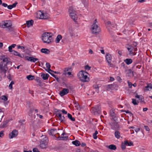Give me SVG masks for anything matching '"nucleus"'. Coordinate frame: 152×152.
I'll return each instance as SVG.
<instances>
[{
  "instance_id": "7c9ffc66",
  "label": "nucleus",
  "mask_w": 152,
  "mask_h": 152,
  "mask_svg": "<svg viewBox=\"0 0 152 152\" xmlns=\"http://www.w3.org/2000/svg\"><path fill=\"white\" fill-rule=\"evenodd\" d=\"M124 143L126 146H131L133 145V143L132 142H129L126 140L124 141Z\"/></svg>"
},
{
  "instance_id": "a211bd4d",
  "label": "nucleus",
  "mask_w": 152,
  "mask_h": 152,
  "mask_svg": "<svg viewBox=\"0 0 152 152\" xmlns=\"http://www.w3.org/2000/svg\"><path fill=\"white\" fill-rule=\"evenodd\" d=\"M68 32L71 37H73L75 35L74 30L72 27L69 28Z\"/></svg>"
},
{
  "instance_id": "e433bc0d",
  "label": "nucleus",
  "mask_w": 152,
  "mask_h": 152,
  "mask_svg": "<svg viewBox=\"0 0 152 152\" xmlns=\"http://www.w3.org/2000/svg\"><path fill=\"white\" fill-rule=\"evenodd\" d=\"M121 66L123 68L124 70L127 68H128L127 66L125 64L124 62H123L121 64Z\"/></svg>"
},
{
  "instance_id": "680f3d73",
  "label": "nucleus",
  "mask_w": 152,
  "mask_h": 152,
  "mask_svg": "<svg viewBox=\"0 0 152 152\" xmlns=\"http://www.w3.org/2000/svg\"><path fill=\"white\" fill-rule=\"evenodd\" d=\"M140 129L139 128H137L135 129V131L136 132H137L140 131Z\"/></svg>"
},
{
  "instance_id": "7ed1b4c3",
  "label": "nucleus",
  "mask_w": 152,
  "mask_h": 152,
  "mask_svg": "<svg viewBox=\"0 0 152 152\" xmlns=\"http://www.w3.org/2000/svg\"><path fill=\"white\" fill-rule=\"evenodd\" d=\"M50 34L49 32H45L43 34L42 39L44 43L49 44L52 42V37Z\"/></svg>"
},
{
  "instance_id": "a18cd8bd",
  "label": "nucleus",
  "mask_w": 152,
  "mask_h": 152,
  "mask_svg": "<svg viewBox=\"0 0 152 152\" xmlns=\"http://www.w3.org/2000/svg\"><path fill=\"white\" fill-rule=\"evenodd\" d=\"M91 68V67L88 65H86L85 67V69L87 70H89Z\"/></svg>"
},
{
  "instance_id": "49530a36",
  "label": "nucleus",
  "mask_w": 152,
  "mask_h": 152,
  "mask_svg": "<svg viewBox=\"0 0 152 152\" xmlns=\"http://www.w3.org/2000/svg\"><path fill=\"white\" fill-rule=\"evenodd\" d=\"M126 145H125V144H124V143L122 144L121 148L123 150H124L125 149Z\"/></svg>"
},
{
  "instance_id": "aec40b11",
  "label": "nucleus",
  "mask_w": 152,
  "mask_h": 152,
  "mask_svg": "<svg viewBox=\"0 0 152 152\" xmlns=\"http://www.w3.org/2000/svg\"><path fill=\"white\" fill-rule=\"evenodd\" d=\"M124 70L126 74L129 77L130 76V75L132 73L131 70L130 69L127 68Z\"/></svg>"
},
{
  "instance_id": "412c9836",
  "label": "nucleus",
  "mask_w": 152,
  "mask_h": 152,
  "mask_svg": "<svg viewBox=\"0 0 152 152\" xmlns=\"http://www.w3.org/2000/svg\"><path fill=\"white\" fill-rule=\"evenodd\" d=\"M46 66L48 69V70L45 69L46 71H47L49 74L50 73V71L53 72V71L51 70L50 69V65L49 63H46Z\"/></svg>"
},
{
  "instance_id": "052dcab7",
  "label": "nucleus",
  "mask_w": 152,
  "mask_h": 152,
  "mask_svg": "<svg viewBox=\"0 0 152 152\" xmlns=\"http://www.w3.org/2000/svg\"><path fill=\"white\" fill-rule=\"evenodd\" d=\"M2 5L3 6H4V7H7L8 6L7 4L5 3H3V4H2Z\"/></svg>"
},
{
  "instance_id": "a19ab883",
  "label": "nucleus",
  "mask_w": 152,
  "mask_h": 152,
  "mask_svg": "<svg viewBox=\"0 0 152 152\" xmlns=\"http://www.w3.org/2000/svg\"><path fill=\"white\" fill-rule=\"evenodd\" d=\"M1 99L2 100H3L5 101H7L8 99L7 97L4 95L2 96H1Z\"/></svg>"
},
{
  "instance_id": "864d4df0",
  "label": "nucleus",
  "mask_w": 152,
  "mask_h": 152,
  "mask_svg": "<svg viewBox=\"0 0 152 152\" xmlns=\"http://www.w3.org/2000/svg\"><path fill=\"white\" fill-rule=\"evenodd\" d=\"M144 127L145 128L146 131H148L150 130V129L148 126H145Z\"/></svg>"
},
{
  "instance_id": "f3484780",
  "label": "nucleus",
  "mask_w": 152,
  "mask_h": 152,
  "mask_svg": "<svg viewBox=\"0 0 152 152\" xmlns=\"http://www.w3.org/2000/svg\"><path fill=\"white\" fill-rule=\"evenodd\" d=\"M65 134L66 133L65 132H63L62 133L61 136H63L64 135H65ZM58 138V140H67L68 138V137L66 136H61L60 137V136H59Z\"/></svg>"
},
{
  "instance_id": "9b49d317",
  "label": "nucleus",
  "mask_w": 152,
  "mask_h": 152,
  "mask_svg": "<svg viewBox=\"0 0 152 152\" xmlns=\"http://www.w3.org/2000/svg\"><path fill=\"white\" fill-rule=\"evenodd\" d=\"M18 134V132L16 130H13L11 133L9 134V137L10 139H12L16 137Z\"/></svg>"
},
{
  "instance_id": "09e8293b",
  "label": "nucleus",
  "mask_w": 152,
  "mask_h": 152,
  "mask_svg": "<svg viewBox=\"0 0 152 152\" xmlns=\"http://www.w3.org/2000/svg\"><path fill=\"white\" fill-rule=\"evenodd\" d=\"M33 110H32L31 109H30V110H29V112L28 113V115H29V116L32 117V112Z\"/></svg>"
},
{
  "instance_id": "cd10ccee",
  "label": "nucleus",
  "mask_w": 152,
  "mask_h": 152,
  "mask_svg": "<svg viewBox=\"0 0 152 152\" xmlns=\"http://www.w3.org/2000/svg\"><path fill=\"white\" fill-rule=\"evenodd\" d=\"M152 89V84L150 83L145 87V90L146 91H150Z\"/></svg>"
},
{
  "instance_id": "a878e982",
  "label": "nucleus",
  "mask_w": 152,
  "mask_h": 152,
  "mask_svg": "<svg viewBox=\"0 0 152 152\" xmlns=\"http://www.w3.org/2000/svg\"><path fill=\"white\" fill-rule=\"evenodd\" d=\"M17 4V2H15L14 3L12 4H11L9 5H8L7 7V8L9 10H11L13 8L15 7Z\"/></svg>"
},
{
  "instance_id": "20e7f679",
  "label": "nucleus",
  "mask_w": 152,
  "mask_h": 152,
  "mask_svg": "<svg viewBox=\"0 0 152 152\" xmlns=\"http://www.w3.org/2000/svg\"><path fill=\"white\" fill-rule=\"evenodd\" d=\"M92 33L93 34H98L100 31V28L98 26L97 20H95L91 28Z\"/></svg>"
},
{
  "instance_id": "b1692460",
  "label": "nucleus",
  "mask_w": 152,
  "mask_h": 152,
  "mask_svg": "<svg viewBox=\"0 0 152 152\" xmlns=\"http://www.w3.org/2000/svg\"><path fill=\"white\" fill-rule=\"evenodd\" d=\"M41 51L42 53L47 54H49L50 52L49 50L46 48H42L41 49Z\"/></svg>"
},
{
  "instance_id": "f257e3e1",
  "label": "nucleus",
  "mask_w": 152,
  "mask_h": 152,
  "mask_svg": "<svg viewBox=\"0 0 152 152\" xmlns=\"http://www.w3.org/2000/svg\"><path fill=\"white\" fill-rule=\"evenodd\" d=\"M12 23L11 20H6L3 21L0 23V27L3 28H6V30L9 32L13 31V29L12 27Z\"/></svg>"
},
{
  "instance_id": "bb28decb",
  "label": "nucleus",
  "mask_w": 152,
  "mask_h": 152,
  "mask_svg": "<svg viewBox=\"0 0 152 152\" xmlns=\"http://www.w3.org/2000/svg\"><path fill=\"white\" fill-rule=\"evenodd\" d=\"M62 36L61 35L59 34L58 35L57 37H56V39H55V42L56 43H58L60 40L62 39Z\"/></svg>"
},
{
  "instance_id": "37998d69",
  "label": "nucleus",
  "mask_w": 152,
  "mask_h": 152,
  "mask_svg": "<svg viewBox=\"0 0 152 152\" xmlns=\"http://www.w3.org/2000/svg\"><path fill=\"white\" fill-rule=\"evenodd\" d=\"M50 74L52 75V76L53 77H55L56 79L57 80V81L58 82L59 81V78H58V77H57V76L56 75H54V74H53V73H50Z\"/></svg>"
},
{
  "instance_id": "ddd939ff",
  "label": "nucleus",
  "mask_w": 152,
  "mask_h": 152,
  "mask_svg": "<svg viewBox=\"0 0 152 152\" xmlns=\"http://www.w3.org/2000/svg\"><path fill=\"white\" fill-rule=\"evenodd\" d=\"M25 58L27 60L34 63L35 62L39 60V59L37 58H35L33 57L28 56H27L25 57Z\"/></svg>"
},
{
  "instance_id": "79ce46f5",
  "label": "nucleus",
  "mask_w": 152,
  "mask_h": 152,
  "mask_svg": "<svg viewBox=\"0 0 152 152\" xmlns=\"http://www.w3.org/2000/svg\"><path fill=\"white\" fill-rule=\"evenodd\" d=\"M35 80L37 81V83H41V81L40 80V79L39 77H37L35 79Z\"/></svg>"
},
{
  "instance_id": "1a4fd4ad",
  "label": "nucleus",
  "mask_w": 152,
  "mask_h": 152,
  "mask_svg": "<svg viewBox=\"0 0 152 152\" xmlns=\"http://www.w3.org/2000/svg\"><path fill=\"white\" fill-rule=\"evenodd\" d=\"M101 107L99 105H96L93 107L91 110V112L94 114H100V113Z\"/></svg>"
},
{
  "instance_id": "338daca9",
  "label": "nucleus",
  "mask_w": 152,
  "mask_h": 152,
  "mask_svg": "<svg viewBox=\"0 0 152 152\" xmlns=\"http://www.w3.org/2000/svg\"><path fill=\"white\" fill-rule=\"evenodd\" d=\"M9 87L10 89H12V85L10 84L9 86Z\"/></svg>"
},
{
  "instance_id": "72a5a7b5",
  "label": "nucleus",
  "mask_w": 152,
  "mask_h": 152,
  "mask_svg": "<svg viewBox=\"0 0 152 152\" xmlns=\"http://www.w3.org/2000/svg\"><path fill=\"white\" fill-rule=\"evenodd\" d=\"M109 149L112 150H115L116 149V146L114 145H111L109 146Z\"/></svg>"
},
{
  "instance_id": "5fc2aeb1",
  "label": "nucleus",
  "mask_w": 152,
  "mask_h": 152,
  "mask_svg": "<svg viewBox=\"0 0 152 152\" xmlns=\"http://www.w3.org/2000/svg\"><path fill=\"white\" fill-rule=\"evenodd\" d=\"M37 115L39 117V118H40L41 119H42L43 118V116L41 115H40L39 114H37Z\"/></svg>"
},
{
  "instance_id": "f8f14e48",
  "label": "nucleus",
  "mask_w": 152,
  "mask_h": 152,
  "mask_svg": "<svg viewBox=\"0 0 152 152\" xmlns=\"http://www.w3.org/2000/svg\"><path fill=\"white\" fill-rule=\"evenodd\" d=\"M110 125L111 126V129L113 130H116L119 127L118 123L115 122L110 123Z\"/></svg>"
},
{
  "instance_id": "6e6d98bb",
  "label": "nucleus",
  "mask_w": 152,
  "mask_h": 152,
  "mask_svg": "<svg viewBox=\"0 0 152 152\" xmlns=\"http://www.w3.org/2000/svg\"><path fill=\"white\" fill-rule=\"evenodd\" d=\"M129 52V54L130 55H134L135 54L131 50H130Z\"/></svg>"
},
{
  "instance_id": "603ef678",
  "label": "nucleus",
  "mask_w": 152,
  "mask_h": 152,
  "mask_svg": "<svg viewBox=\"0 0 152 152\" xmlns=\"http://www.w3.org/2000/svg\"><path fill=\"white\" fill-rule=\"evenodd\" d=\"M128 84L129 87V88H131L132 86V84L131 83L128 82Z\"/></svg>"
},
{
  "instance_id": "0e129e2a",
  "label": "nucleus",
  "mask_w": 152,
  "mask_h": 152,
  "mask_svg": "<svg viewBox=\"0 0 152 152\" xmlns=\"http://www.w3.org/2000/svg\"><path fill=\"white\" fill-rule=\"evenodd\" d=\"M80 145L82 147H84L86 146V144L85 143H82L81 144H80Z\"/></svg>"
},
{
  "instance_id": "58836bf2",
  "label": "nucleus",
  "mask_w": 152,
  "mask_h": 152,
  "mask_svg": "<svg viewBox=\"0 0 152 152\" xmlns=\"http://www.w3.org/2000/svg\"><path fill=\"white\" fill-rule=\"evenodd\" d=\"M98 134V132L97 131H96L93 134V138L94 139H97V136L96 135Z\"/></svg>"
},
{
  "instance_id": "f704fd0d",
  "label": "nucleus",
  "mask_w": 152,
  "mask_h": 152,
  "mask_svg": "<svg viewBox=\"0 0 152 152\" xmlns=\"http://www.w3.org/2000/svg\"><path fill=\"white\" fill-rule=\"evenodd\" d=\"M67 116L68 118L72 121H75V118L74 117H72V115L71 114L68 113L67 114Z\"/></svg>"
},
{
  "instance_id": "4468645a",
  "label": "nucleus",
  "mask_w": 152,
  "mask_h": 152,
  "mask_svg": "<svg viewBox=\"0 0 152 152\" xmlns=\"http://www.w3.org/2000/svg\"><path fill=\"white\" fill-rule=\"evenodd\" d=\"M69 92V90L68 89L64 88L62 91L60 92L59 94L61 96H62L67 94Z\"/></svg>"
},
{
  "instance_id": "5701e85b",
  "label": "nucleus",
  "mask_w": 152,
  "mask_h": 152,
  "mask_svg": "<svg viewBox=\"0 0 152 152\" xmlns=\"http://www.w3.org/2000/svg\"><path fill=\"white\" fill-rule=\"evenodd\" d=\"M114 134L115 137L117 139H119L121 137V133L120 132L118 131H115Z\"/></svg>"
},
{
  "instance_id": "c756f323",
  "label": "nucleus",
  "mask_w": 152,
  "mask_h": 152,
  "mask_svg": "<svg viewBox=\"0 0 152 152\" xmlns=\"http://www.w3.org/2000/svg\"><path fill=\"white\" fill-rule=\"evenodd\" d=\"M72 143L77 146H79L80 145V141L78 140H76L72 142Z\"/></svg>"
},
{
  "instance_id": "2eb2a0df",
  "label": "nucleus",
  "mask_w": 152,
  "mask_h": 152,
  "mask_svg": "<svg viewBox=\"0 0 152 152\" xmlns=\"http://www.w3.org/2000/svg\"><path fill=\"white\" fill-rule=\"evenodd\" d=\"M56 116L59 117V119L61 122L64 123L66 121L65 118L64 116H62L60 113H56Z\"/></svg>"
},
{
  "instance_id": "4c0bfd02",
  "label": "nucleus",
  "mask_w": 152,
  "mask_h": 152,
  "mask_svg": "<svg viewBox=\"0 0 152 152\" xmlns=\"http://www.w3.org/2000/svg\"><path fill=\"white\" fill-rule=\"evenodd\" d=\"M106 24L107 26L109 27H110L111 26H113L114 25L113 23L112 24L111 22L110 21H108L106 22ZM112 26L113 27V26Z\"/></svg>"
},
{
  "instance_id": "473e14b6",
  "label": "nucleus",
  "mask_w": 152,
  "mask_h": 152,
  "mask_svg": "<svg viewBox=\"0 0 152 152\" xmlns=\"http://www.w3.org/2000/svg\"><path fill=\"white\" fill-rule=\"evenodd\" d=\"M70 68H66L65 69V72L64 74L65 75H71V73L70 72H68L69 69H70Z\"/></svg>"
},
{
  "instance_id": "ea45409f",
  "label": "nucleus",
  "mask_w": 152,
  "mask_h": 152,
  "mask_svg": "<svg viewBox=\"0 0 152 152\" xmlns=\"http://www.w3.org/2000/svg\"><path fill=\"white\" fill-rule=\"evenodd\" d=\"M93 87L94 88L96 89V91L97 92V93H98L99 91L98 86L97 85H94Z\"/></svg>"
},
{
  "instance_id": "39448f33",
  "label": "nucleus",
  "mask_w": 152,
  "mask_h": 152,
  "mask_svg": "<svg viewBox=\"0 0 152 152\" xmlns=\"http://www.w3.org/2000/svg\"><path fill=\"white\" fill-rule=\"evenodd\" d=\"M36 17L37 19H48L50 18L48 14L41 10L37 12Z\"/></svg>"
},
{
  "instance_id": "8fccbe9b",
  "label": "nucleus",
  "mask_w": 152,
  "mask_h": 152,
  "mask_svg": "<svg viewBox=\"0 0 152 152\" xmlns=\"http://www.w3.org/2000/svg\"><path fill=\"white\" fill-rule=\"evenodd\" d=\"M7 77L9 80H10V81L12 79L11 78V74H9V75H8L7 76Z\"/></svg>"
},
{
  "instance_id": "dca6fc26",
  "label": "nucleus",
  "mask_w": 152,
  "mask_h": 152,
  "mask_svg": "<svg viewBox=\"0 0 152 152\" xmlns=\"http://www.w3.org/2000/svg\"><path fill=\"white\" fill-rule=\"evenodd\" d=\"M49 134L52 136H55L56 134H58L59 135V133L57 132V130L55 129L50 130V131Z\"/></svg>"
},
{
  "instance_id": "4be33fe9",
  "label": "nucleus",
  "mask_w": 152,
  "mask_h": 152,
  "mask_svg": "<svg viewBox=\"0 0 152 152\" xmlns=\"http://www.w3.org/2000/svg\"><path fill=\"white\" fill-rule=\"evenodd\" d=\"M49 75L47 73L45 74L44 73H41V77L44 80H46L48 79Z\"/></svg>"
},
{
  "instance_id": "0eeeda50",
  "label": "nucleus",
  "mask_w": 152,
  "mask_h": 152,
  "mask_svg": "<svg viewBox=\"0 0 152 152\" xmlns=\"http://www.w3.org/2000/svg\"><path fill=\"white\" fill-rule=\"evenodd\" d=\"M69 12L72 19H75V18H77L76 14V11L73 9L72 7H69Z\"/></svg>"
},
{
  "instance_id": "c03bdc74",
  "label": "nucleus",
  "mask_w": 152,
  "mask_h": 152,
  "mask_svg": "<svg viewBox=\"0 0 152 152\" xmlns=\"http://www.w3.org/2000/svg\"><path fill=\"white\" fill-rule=\"evenodd\" d=\"M132 103L134 105H137L138 104V102H137L136 100L134 99H132Z\"/></svg>"
},
{
  "instance_id": "e2e57ef3",
  "label": "nucleus",
  "mask_w": 152,
  "mask_h": 152,
  "mask_svg": "<svg viewBox=\"0 0 152 152\" xmlns=\"http://www.w3.org/2000/svg\"><path fill=\"white\" fill-rule=\"evenodd\" d=\"M61 112L63 113L64 114H66L67 113V111L64 110H62Z\"/></svg>"
},
{
  "instance_id": "423d86ee",
  "label": "nucleus",
  "mask_w": 152,
  "mask_h": 152,
  "mask_svg": "<svg viewBox=\"0 0 152 152\" xmlns=\"http://www.w3.org/2000/svg\"><path fill=\"white\" fill-rule=\"evenodd\" d=\"M8 68L5 64H3L2 63H0V74H4V77L6 76V73Z\"/></svg>"
},
{
  "instance_id": "69168bd1",
  "label": "nucleus",
  "mask_w": 152,
  "mask_h": 152,
  "mask_svg": "<svg viewBox=\"0 0 152 152\" xmlns=\"http://www.w3.org/2000/svg\"><path fill=\"white\" fill-rule=\"evenodd\" d=\"M10 46L12 48H14L16 46V45L15 44H13L10 45Z\"/></svg>"
},
{
  "instance_id": "4d7b16f0",
  "label": "nucleus",
  "mask_w": 152,
  "mask_h": 152,
  "mask_svg": "<svg viewBox=\"0 0 152 152\" xmlns=\"http://www.w3.org/2000/svg\"><path fill=\"white\" fill-rule=\"evenodd\" d=\"M18 49H25V48L23 46H18Z\"/></svg>"
},
{
  "instance_id": "2f4dec72",
  "label": "nucleus",
  "mask_w": 152,
  "mask_h": 152,
  "mask_svg": "<svg viewBox=\"0 0 152 152\" xmlns=\"http://www.w3.org/2000/svg\"><path fill=\"white\" fill-rule=\"evenodd\" d=\"M26 78L29 80H31L34 79L35 77L34 75H29L27 76Z\"/></svg>"
},
{
  "instance_id": "3c124183",
  "label": "nucleus",
  "mask_w": 152,
  "mask_h": 152,
  "mask_svg": "<svg viewBox=\"0 0 152 152\" xmlns=\"http://www.w3.org/2000/svg\"><path fill=\"white\" fill-rule=\"evenodd\" d=\"M4 135L3 131H1L0 132V137H2Z\"/></svg>"
},
{
  "instance_id": "13d9d810",
  "label": "nucleus",
  "mask_w": 152,
  "mask_h": 152,
  "mask_svg": "<svg viewBox=\"0 0 152 152\" xmlns=\"http://www.w3.org/2000/svg\"><path fill=\"white\" fill-rule=\"evenodd\" d=\"M38 151V149L37 148H34L33 149V152H37Z\"/></svg>"
},
{
  "instance_id": "c85d7f7f",
  "label": "nucleus",
  "mask_w": 152,
  "mask_h": 152,
  "mask_svg": "<svg viewBox=\"0 0 152 152\" xmlns=\"http://www.w3.org/2000/svg\"><path fill=\"white\" fill-rule=\"evenodd\" d=\"M9 62L7 58H5L2 59V61L0 63H2L3 64H5L7 66V64L9 63Z\"/></svg>"
},
{
  "instance_id": "f03ea898",
  "label": "nucleus",
  "mask_w": 152,
  "mask_h": 152,
  "mask_svg": "<svg viewBox=\"0 0 152 152\" xmlns=\"http://www.w3.org/2000/svg\"><path fill=\"white\" fill-rule=\"evenodd\" d=\"M88 75L87 72L81 70L79 72L77 75L81 81L86 82H89L90 80L89 78L88 77Z\"/></svg>"
},
{
  "instance_id": "6ab92c4d",
  "label": "nucleus",
  "mask_w": 152,
  "mask_h": 152,
  "mask_svg": "<svg viewBox=\"0 0 152 152\" xmlns=\"http://www.w3.org/2000/svg\"><path fill=\"white\" fill-rule=\"evenodd\" d=\"M34 22V21L32 20H30L26 21L27 27L28 28L30 26H33Z\"/></svg>"
},
{
  "instance_id": "6e6552de",
  "label": "nucleus",
  "mask_w": 152,
  "mask_h": 152,
  "mask_svg": "<svg viewBox=\"0 0 152 152\" xmlns=\"http://www.w3.org/2000/svg\"><path fill=\"white\" fill-rule=\"evenodd\" d=\"M48 143V140L47 137H45L40 142V146L42 149H44L46 147Z\"/></svg>"
},
{
  "instance_id": "c9c22d12",
  "label": "nucleus",
  "mask_w": 152,
  "mask_h": 152,
  "mask_svg": "<svg viewBox=\"0 0 152 152\" xmlns=\"http://www.w3.org/2000/svg\"><path fill=\"white\" fill-rule=\"evenodd\" d=\"M12 53L14 54L15 55L18 56L20 57H22L21 56L20 54L19 53H18V52H17L16 51L14 50L13 52H12Z\"/></svg>"
},
{
  "instance_id": "774afa93",
  "label": "nucleus",
  "mask_w": 152,
  "mask_h": 152,
  "mask_svg": "<svg viewBox=\"0 0 152 152\" xmlns=\"http://www.w3.org/2000/svg\"><path fill=\"white\" fill-rule=\"evenodd\" d=\"M133 45L135 47H136L137 45V43L136 42H133Z\"/></svg>"
},
{
  "instance_id": "bf43d9fd",
  "label": "nucleus",
  "mask_w": 152,
  "mask_h": 152,
  "mask_svg": "<svg viewBox=\"0 0 152 152\" xmlns=\"http://www.w3.org/2000/svg\"><path fill=\"white\" fill-rule=\"evenodd\" d=\"M55 110H56V113H60V112H61V110H58V109H55Z\"/></svg>"
},
{
  "instance_id": "9d476101",
  "label": "nucleus",
  "mask_w": 152,
  "mask_h": 152,
  "mask_svg": "<svg viewBox=\"0 0 152 152\" xmlns=\"http://www.w3.org/2000/svg\"><path fill=\"white\" fill-rule=\"evenodd\" d=\"M105 58L108 66L110 67H112L113 66V64L111 63L112 57L110 54H107Z\"/></svg>"
},
{
  "instance_id": "de8ad7c7",
  "label": "nucleus",
  "mask_w": 152,
  "mask_h": 152,
  "mask_svg": "<svg viewBox=\"0 0 152 152\" xmlns=\"http://www.w3.org/2000/svg\"><path fill=\"white\" fill-rule=\"evenodd\" d=\"M12 48L10 46H9L8 47V51L10 52H12L14 50H12Z\"/></svg>"
},
{
  "instance_id": "393cba45",
  "label": "nucleus",
  "mask_w": 152,
  "mask_h": 152,
  "mask_svg": "<svg viewBox=\"0 0 152 152\" xmlns=\"http://www.w3.org/2000/svg\"><path fill=\"white\" fill-rule=\"evenodd\" d=\"M124 61L127 65L131 64L133 62L132 59L131 58H126L125 59Z\"/></svg>"
}]
</instances>
